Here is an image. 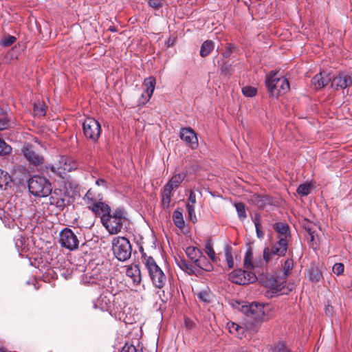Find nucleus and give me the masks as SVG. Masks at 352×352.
Returning a JSON list of instances; mask_svg holds the SVG:
<instances>
[{
    "label": "nucleus",
    "instance_id": "nucleus-1",
    "mask_svg": "<svg viewBox=\"0 0 352 352\" xmlns=\"http://www.w3.org/2000/svg\"><path fill=\"white\" fill-rule=\"evenodd\" d=\"M126 221L127 219L122 208H117L112 214L110 212L108 215L102 218V225L111 234L120 232Z\"/></svg>",
    "mask_w": 352,
    "mask_h": 352
},
{
    "label": "nucleus",
    "instance_id": "nucleus-2",
    "mask_svg": "<svg viewBox=\"0 0 352 352\" xmlns=\"http://www.w3.org/2000/svg\"><path fill=\"white\" fill-rule=\"evenodd\" d=\"M277 73L272 71L267 75L265 84L268 91L273 96L285 94L289 89L288 80L284 77H277Z\"/></svg>",
    "mask_w": 352,
    "mask_h": 352
},
{
    "label": "nucleus",
    "instance_id": "nucleus-3",
    "mask_svg": "<svg viewBox=\"0 0 352 352\" xmlns=\"http://www.w3.org/2000/svg\"><path fill=\"white\" fill-rule=\"evenodd\" d=\"M145 265L154 286L162 289L166 283V276L152 257L145 258Z\"/></svg>",
    "mask_w": 352,
    "mask_h": 352
},
{
    "label": "nucleus",
    "instance_id": "nucleus-4",
    "mask_svg": "<svg viewBox=\"0 0 352 352\" xmlns=\"http://www.w3.org/2000/svg\"><path fill=\"white\" fill-rule=\"evenodd\" d=\"M30 192L36 197H44L52 192L51 184L43 177L34 176L28 181Z\"/></svg>",
    "mask_w": 352,
    "mask_h": 352
},
{
    "label": "nucleus",
    "instance_id": "nucleus-5",
    "mask_svg": "<svg viewBox=\"0 0 352 352\" xmlns=\"http://www.w3.org/2000/svg\"><path fill=\"white\" fill-rule=\"evenodd\" d=\"M112 249L115 256L121 261L129 259L131 255V245L125 237L118 236L112 241Z\"/></svg>",
    "mask_w": 352,
    "mask_h": 352
},
{
    "label": "nucleus",
    "instance_id": "nucleus-6",
    "mask_svg": "<svg viewBox=\"0 0 352 352\" xmlns=\"http://www.w3.org/2000/svg\"><path fill=\"white\" fill-rule=\"evenodd\" d=\"M77 168V163L72 158L62 156L58 162L52 165L51 170L60 177H64L67 173Z\"/></svg>",
    "mask_w": 352,
    "mask_h": 352
},
{
    "label": "nucleus",
    "instance_id": "nucleus-7",
    "mask_svg": "<svg viewBox=\"0 0 352 352\" xmlns=\"http://www.w3.org/2000/svg\"><path fill=\"white\" fill-rule=\"evenodd\" d=\"M82 130L86 138L91 140L94 142L98 141L101 133L100 123L93 118H87L84 120Z\"/></svg>",
    "mask_w": 352,
    "mask_h": 352
},
{
    "label": "nucleus",
    "instance_id": "nucleus-8",
    "mask_svg": "<svg viewBox=\"0 0 352 352\" xmlns=\"http://www.w3.org/2000/svg\"><path fill=\"white\" fill-rule=\"evenodd\" d=\"M278 241L270 249L266 247L263 250V255L265 263H269L274 255L284 256L287 250V241L285 237H278Z\"/></svg>",
    "mask_w": 352,
    "mask_h": 352
},
{
    "label": "nucleus",
    "instance_id": "nucleus-9",
    "mask_svg": "<svg viewBox=\"0 0 352 352\" xmlns=\"http://www.w3.org/2000/svg\"><path fill=\"white\" fill-rule=\"evenodd\" d=\"M241 311L253 321H261L265 316L264 306L258 302L246 304L241 307Z\"/></svg>",
    "mask_w": 352,
    "mask_h": 352
},
{
    "label": "nucleus",
    "instance_id": "nucleus-10",
    "mask_svg": "<svg viewBox=\"0 0 352 352\" xmlns=\"http://www.w3.org/2000/svg\"><path fill=\"white\" fill-rule=\"evenodd\" d=\"M230 281L238 285H247L256 280L254 273L249 271L236 269L233 270L229 275Z\"/></svg>",
    "mask_w": 352,
    "mask_h": 352
},
{
    "label": "nucleus",
    "instance_id": "nucleus-11",
    "mask_svg": "<svg viewBox=\"0 0 352 352\" xmlns=\"http://www.w3.org/2000/svg\"><path fill=\"white\" fill-rule=\"evenodd\" d=\"M59 243L62 247L69 250H74L78 248L79 241L71 229L65 228L60 232Z\"/></svg>",
    "mask_w": 352,
    "mask_h": 352
},
{
    "label": "nucleus",
    "instance_id": "nucleus-12",
    "mask_svg": "<svg viewBox=\"0 0 352 352\" xmlns=\"http://www.w3.org/2000/svg\"><path fill=\"white\" fill-rule=\"evenodd\" d=\"M22 152L26 160L33 165L37 166L43 164V156L37 153L31 144H27L24 145Z\"/></svg>",
    "mask_w": 352,
    "mask_h": 352
},
{
    "label": "nucleus",
    "instance_id": "nucleus-13",
    "mask_svg": "<svg viewBox=\"0 0 352 352\" xmlns=\"http://www.w3.org/2000/svg\"><path fill=\"white\" fill-rule=\"evenodd\" d=\"M180 138L191 148L195 149L198 146V140L195 131L191 128H182L179 132Z\"/></svg>",
    "mask_w": 352,
    "mask_h": 352
},
{
    "label": "nucleus",
    "instance_id": "nucleus-14",
    "mask_svg": "<svg viewBox=\"0 0 352 352\" xmlns=\"http://www.w3.org/2000/svg\"><path fill=\"white\" fill-rule=\"evenodd\" d=\"M352 85V76L345 74L340 73L335 77L331 82V87L336 89H342Z\"/></svg>",
    "mask_w": 352,
    "mask_h": 352
},
{
    "label": "nucleus",
    "instance_id": "nucleus-15",
    "mask_svg": "<svg viewBox=\"0 0 352 352\" xmlns=\"http://www.w3.org/2000/svg\"><path fill=\"white\" fill-rule=\"evenodd\" d=\"M87 208L96 215L100 216L101 219L105 215H108L111 212L110 207L107 204L101 201L100 199L89 205Z\"/></svg>",
    "mask_w": 352,
    "mask_h": 352
},
{
    "label": "nucleus",
    "instance_id": "nucleus-16",
    "mask_svg": "<svg viewBox=\"0 0 352 352\" xmlns=\"http://www.w3.org/2000/svg\"><path fill=\"white\" fill-rule=\"evenodd\" d=\"M331 80V77L325 72L316 74L311 80L312 85L316 89L323 88Z\"/></svg>",
    "mask_w": 352,
    "mask_h": 352
},
{
    "label": "nucleus",
    "instance_id": "nucleus-17",
    "mask_svg": "<svg viewBox=\"0 0 352 352\" xmlns=\"http://www.w3.org/2000/svg\"><path fill=\"white\" fill-rule=\"evenodd\" d=\"M175 262L181 270L188 274H198V267H196V265H192L180 257L175 258Z\"/></svg>",
    "mask_w": 352,
    "mask_h": 352
},
{
    "label": "nucleus",
    "instance_id": "nucleus-18",
    "mask_svg": "<svg viewBox=\"0 0 352 352\" xmlns=\"http://www.w3.org/2000/svg\"><path fill=\"white\" fill-rule=\"evenodd\" d=\"M126 275L135 285L139 284L141 281L140 270L137 265L128 266L126 270Z\"/></svg>",
    "mask_w": 352,
    "mask_h": 352
},
{
    "label": "nucleus",
    "instance_id": "nucleus-19",
    "mask_svg": "<svg viewBox=\"0 0 352 352\" xmlns=\"http://www.w3.org/2000/svg\"><path fill=\"white\" fill-rule=\"evenodd\" d=\"M185 177L186 174L184 173L175 174L164 187L173 191L175 188H177L180 185Z\"/></svg>",
    "mask_w": 352,
    "mask_h": 352
},
{
    "label": "nucleus",
    "instance_id": "nucleus-20",
    "mask_svg": "<svg viewBox=\"0 0 352 352\" xmlns=\"http://www.w3.org/2000/svg\"><path fill=\"white\" fill-rule=\"evenodd\" d=\"M155 82L156 81L155 78L152 76H150L144 80L143 85L145 87L144 91H146V100H149L151 96L153 95V93L155 89Z\"/></svg>",
    "mask_w": 352,
    "mask_h": 352
},
{
    "label": "nucleus",
    "instance_id": "nucleus-21",
    "mask_svg": "<svg viewBox=\"0 0 352 352\" xmlns=\"http://www.w3.org/2000/svg\"><path fill=\"white\" fill-rule=\"evenodd\" d=\"M195 265L198 267V274L200 273L201 270L206 272H210L213 269L212 264L208 261L206 256H203V254Z\"/></svg>",
    "mask_w": 352,
    "mask_h": 352
},
{
    "label": "nucleus",
    "instance_id": "nucleus-22",
    "mask_svg": "<svg viewBox=\"0 0 352 352\" xmlns=\"http://www.w3.org/2000/svg\"><path fill=\"white\" fill-rule=\"evenodd\" d=\"M187 256L194 263H197V260L201 256L202 252L196 247L189 246L186 249Z\"/></svg>",
    "mask_w": 352,
    "mask_h": 352
},
{
    "label": "nucleus",
    "instance_id": "nucleus-23",
    "mask_svg": "<svg viewBox=\"0 0 352 352\" xmlns=\"http://www.w3.org/2000/svg\"><path fill=\"white\" fill-rule=\"evenodd\" d=\"M111 304V299L105 294H101L97 299L95 307H98L102 310H107Z\"/></svg>",
    "mask_w": 352,
    "mask_h": 352
},
{
    "label": "nucleus",
    "instance_id": "nucleus-24",
    "mask_svg": "<svg viewBox=\"0 0 352 352\" xmlns=\"http://www.w3.org/2000/svg\"><path fill=\"white\" fill-rule=\"evenodd\" d=\"M244 267L247 270H251L256 267L253 261V252L252 248L250 247L248 248L243 260Z\"/></svg>",
    "mask_w": 352,
    "mask_h": 352
},
{
    "label": "nucleus",
    "instance_id": "nucleus-25",
    "mask_svg": "<svg viewBox=\"0 0 352 352\" xmlns=\"http://www.w3.org/2000/svg\"><path fill=\"white\" fill-rule=\"evenodd\" d=\"M214 43L210 40L205 41L200 49V55L201 57H206L208 56L210 52L214 50Z\"/></svg>",
    "mask_w": 352,
    "mask_h": 352
},
{
    "label": "nucleus",
    "instance_id": "nucleus-26",
    "mask_svg": "<svg viewBox=\"0 0 352 352\" xmlns=\"http://www.w3.org/2000/svg\"><path fill=\"white\" fill-rule=\"evenodd\" d=\"M224 253L228 267L232 268L234 267L232 248L230 245L226 244L224 247Z\"/></svg>",
    "mask_w": 352,
    "mask_h": 352
},
{
    "label": "nucleus",
    "instance_id": "nucleus-27",
    "mask_svg": "<svg viewBox=\"0 0 352 352\" xmlns=\"http://www.w3.org/2000/svg\"><path fill=\"white\" fill-rule=\"evenodd\" d=\"M275 230L279 234L278 237H285L286 239L289 232V226L284 223L278 222L275 225Z\"/></svg>",
    "mask_w": 352,
    "mask_h": 352
},
{
    "label": "nucleus",
    "instance_id": "nucleus-28",
    "mask_svg": "<svg viewBox=\"0 0 352 352\" xmlns=\"http://www.w3.org/2000/svg\"><path fill=\"white\" fill-rule=\"evenodd\" d=\"M162 204L164 208L169 207L171 197H172V190H170L164 187V190L162 192Z\"/></svg>",
    "mask_w": 352,
    "mask_h": 352
},
{
    "label": "nucleus",
    "instance_id": "nucleus-29",
    "mask_svg": "<svg viewBox=\"0 0 352 352\" xmlns=\"http://www.w3.org/2000/svg\"><path fill=\"white\" fill-rule=\"evenodd\" d=\"M173 219L175 226L179 228H182L184 226V221L183 214L178 210H175L173 214Z\"/></svg>",
    "mask_w": 352,
    "mask_h": 352
},
{
    "label": "nucleus",
    "instance_id": "nucleus-30",
    "mask_svg": "<svg viewBox=\"0 0 352 352\" xmlns=\"http://www.w3.org/2000/svg\"><path fill=\"white\" fill-rule=\"evenodd\" d=\"M322 278V274L320 270L317 267H312L309 272V279L312 282H319L320 280Z\"/></svg>",
    "mask_w": 352,
    "mask_h": 352
},
{
    "label": "nucleus",
    "instance_id": "nucleus-31",
    "mask_svg": "<svg viewBox=\"0 0 352 352\" xmlns=\"http://www.w3.org/2000/svg\"><path fill=\"white\" fill-rule=\"evenodd\" d=\"M253 222L256 228L257 236L259 239H262L264 236V233L261 230V217L259 215L256 214L253 218Z\"/></svg>",
    "mask_w": 352,
    "mask_h": 352
},
{
    "label": "nucleus",
    "instance_id": "nucleus-32",
    "mask_svg": "<svg viewBox=\"0 0 352 352\" xmlns=\"http://www.w3.org/2000/svg\"><path fill=\"white\" fill-rule=\"evenodd\" d=\"M234 206L239 219L241 220L245 219L247 217L245 204L241 202H238L234 204Z\"/></svg>",
    "mask_w": 352,
    "mask_h": 352
},
{
    "label": "nucleus",
    "instance_id": "nucleus-33",
    "mask_svg": "<svg viewBox=\"0 0 352 352\" xmlns=\"http://www.w3.org/2000/svg\"><path fill=\"white\" fill-rule=\"evenodd\" d=\"M16 38L14 36L8 35L0 40V45L3 47H9L14 43Z\"/></svg>",
    "mask_w": 352,
    "mask_h": 352
},
{
    "label": "nucleus",
    "instance_id": "nucleus-34",
    "mask_svg": "<svg viewBox=\"0 0 352 352\" xmlns=\"http://www.w3.org/2000/svg\"><path fill=\"white\" fill-rule=\"evenodd\" d=\"M98 199L94 196V192L91 189H89L83 197V200L87 205V207Z\"/></svg>",
    "mask_w": 352,
    "mask_h": 352
},
{
    "label": "nucleus",
    "instance_id": "nucleus-35",
    "mask_svg": "<svg viewBox=\"0 0 352 352\" xmlns=\"http://www.w3.org/2000/svg\"><path fill=\"white\" fill-rule=\"evenodd\" d=\"M12 152V147L0 138V155H8Z\"/></svg>",
    "mask_w": 352,
    "mask_h": 352
},
{
    "label": "nucleus",
    "instance_id": "nucleus-36",
    "mask_svg": "<svg viewBox=\"0 0 352 352\" xmlns=\"http://www.w3.org/2000/svg\"><path fill=\"white\" fill-rule=\"evenodd\" d=\"M311 186L309 184H300L297 188V192L302 196H307L310 193Z\"/></svg>",
    "mask_w": 352,
    "mask_h": 352
},
{
    "label": "nucleus",
    "instance_id": "nucleus-37",
    "mask_svg": "<svg viewBox=\"0 0 352 352\" xmlns=\"http://www.w3.org/2000/svg\"><path fill=\"white\" fill-rule=\"evenodd\" d=\"M294 262L292 259L288 258L285 261L283 265V271L285 276L291 274Z\"/></svg>",
    "mask_w": 352,
    "mask_h": 352
},
{
    "label": "nucleus",
    "instance_id": "nucleus-38",
    "mask_svg": "<svg viewBox=\"0 0 352 352\" xmlns=\"http://www.w3.org/2000/svg\"><path fill=\"white\" fill-rule=\"evenodd\" d=\"M270 287L273 292L284 294V292H281L282 289L284 288L283 283H278L276 280H270Z\"/></svg>",
    "mask_w": 352,
    "mask_h": 352
},
{
    "label": "nucleus",
    "instance_id": "nucleus-39",
    "mask_svg": "<svg viewBox=\"0 0 352 352\" xmlns=\"http://www.w3.org/2000/svg\"><path fill=\"white\" fill-rule=\"evenodd\" d=\"M242 93L246 97H253L256 96L257 90L251 86H245L242 88Z\"/></svg>",
    "mask_w": 352,
    "mask_h": 352
},
{
    "label": "nucleus",
    "instance_id": "nucleus-40",
    "mask_svg": "<svg viewBox=\"0 0 352 352\" xmlns=\"http://www.w3.org/2000/svg\"><path fill=\"white\" fill-rule=\"evenodd\" d=\"M267 197H261L259 195H254L252 198L253 202L259 208H263L265 205Z\"/></svg>",
    "mask_w": 352,
    "mask_h": 352
},
{
    "label": "nucleus",
    "instance_id": "nucleus-41",
    "mask_svg": "<svg viewBox=\"0 0 352 352\" xmlns=\"http://www.w3.org/2000/svg\"><path fill=\"white\" fill-rule=\"evenodd\" d=\"M272 352H289V350L284 342H280L274 345Z\"/></svg>",
    "mask_w": 352,
    "mask_h": 352
},
{
    "label": "nucleus",
    "instance_id": "nucleus-42",
    "mask_svg": "<svg viewBox=\"0 0 352 352\" xmlns=\"http://www.w3.org/2000/svg\"><path fill=\"white\" fill-rule=\"evenodd\" d=\"M34 112L36 116H44L45 114V105L41 103L35 104L34 107Z\"/></svg>",
    "mask_w": 352,
    "mask_h": 352
},
{
    "label": "nucleus",
    "instance_id": "nucleus-43",
    "mask_svg": "<svg viewBox=\"0 0 352 352\" xmlns=\"http://www.w3.org/2000/svg\"><path fill=\"white\" fill-rule=\"evenodd\" d=\"M186 209L190 220L195 223L197 221V217L195 212V206L188 203L186 204Z\"/></svg>",
    "mask_w": 352,
    "mask_h": 352
},
{
    "label": "nucleus",
    "instance_id": "nucleus-44",
    "mask_svg": "<svg viewBox=\"0 0 352 352\" xmlns=\"http://www.w3.org/2000/svg\"><path fill=\"white\" fill-rule=\"evenodd\" d=\"M10 181L11 179L8 173L0 169V186L8 184Z\"/></svg>",
    "mask_w": 352,
    "mask_h": 352
},
{
    "label": "nucleus",
    "instance_id": "nucleus-45",
    "mask_svg": "<svg viewBox=\"0 0 352 352\" xmlns=\"http://www.w3.org/2000/svg\"><path fill=\"white\" fill-rule=\"evenodd\" d=\"M228 328H229V331L231 333H239L240 331H243V329L241 327H240L239 324L234 323V322H232L231 324H228Z\"/></svg>",
    "mask_w": 352,
    "mask_h": 352
},
{
    "label": "nucleus",
    "instance_id": "nucleus-46",
    "mask_svg": "<svg viewBox=\"0 0 352 352\" xmlns=\"http://www.w3.org/2000/svg\"><path fill=\"white\" fill-rule=\"evenodd\" d=\"M344 266L341 263H337L333 266V272L337 275H340L343 273Z\"/></svg>",
    "mask_w": 352,
    "mask_h": 352
},
{
    "label": "nucleus",
    "instance_id": "nucleus-47",
    "mask_svg": "<svg viewBox=\"0 0 352 352\" xmlns=\"http://www.w3.org/2000/svg\"><path fill=\"white\" fill-rule=\"evenodd\" d=\"M52 203H54L56 204V207L60 210H63L67 205V203H66L65 199H57L55 201L54 197H52Z\"/></svg>",
    "mask_w": 352,
    "mask_h": 352
},
{
    "label": "nucleus",
    "instance_id": "nucleus-48",
    "mask_svg": "<svg viewBox=\"0 0 352 352\" xmlns=\"http://www.w3.org/2000/svg\"><path fill=\"white\" fill-rule=\"evenodd\" d=\"M10 126V120L7 118L0 119V131L8 129Z\"/></svg>",
    "mask_w": 352,
    "mask_h": 352
},
{
    "label": "nucleus",
    "instance_id": "nucleus-49",
    "mask_svg": "<svg viewBox=\"0 0 352 352\" xmlns=\"http://www.w3.org/2000/svg\"><path fill=\"white\" fill-rule=\"evenodd\" d=\"M205 252L213 261H215V252L210 244L206 245Z\"/></svg>",
    "mask_w": 352,
    "mask_h": 352
},
{
    "label": "nucleus",
    "instance_id": "nucleus-50",
    "mask_svg": "<svg viewBox=\"0 0 352 352\" xmlns=\"http://www.w3.org/2000/svg\"><path fill=\"white\" fill-rule=\"evenodd\" d=\"M162 2L163 0H149L148 5L155 9H158L162 6Z\"/></svg>",
    "mask_w": 352,
    "mask_h": 352
},
{
    "label": "nucleus",
    "instance_id": "nucleus-51",
    "mask_svg": "<svg viewBox=\"0 0 352 352\" xmlns=\"http://www.w3.org/2000/svg\"><path fill=\"white\" fill-rule=\"evenodd\" d=\"M199 298L204 302L210 301V294L206 291L200 292L198 294Z\"/></svg>",
    "mask_w": 352,
    "mask_h": 352
},
{
    "label": "nucleus",
    "instance_id": "nucleus-52",
    "mask_svg": "<svg viewBox=\"0 0 352 352\" xmlns=\"http://www.w3.org/2000/svg\"><path fill=\"white\" fill-rule=\"evenodd\" d=\"M120 352H138L136 348L132 344H125Z\"/></svg>",
    "mask_w": 352,
    "mask_h": 352
},
{
    "label": "nucleus",
    "instance_id": "nucleus-53",
    "mask_svg": "<svg viewBox=\"0 0 352 352\" xmlns=\"http://www.w3.org/2000/svg\"><path fill=\"white\" fill-rule=\"evenodd\" d=\"M188 203H190L191 205L195 206L196 204V195L195 192L192 190L190 192L189 197H188Z\"/></svg>",
    "mask_w": 352,
    "mask_h": 352
},
{
    "label": "nucleus",
    "instance_id": "nucleus-54",
    "mask_svg": "<svg viewBox=\"0 0 352 352\" xmlns=\"http://www.w3.org/2000/svg\"><path fill=\"white\" fill-rule=\"evenodd\" d=\"M184 324L185 327L188 329H192L195 326V322L192 320L188 318L185 319Z\"/></svg>",
    "mask_w": 352,
    "mask_h": 352
},
{
    "label": "nucleus",
    "instance_id": "nucleus-55",
    "mask_svg": "<svg viewBox=\"0 0 352 352\" xmlns=\"http://www.w3.org/2000/svg\"><path fill=\"white\" fill-rule=\"evenodd\" d=\"M305 229L308 232V233L310 236L311 240L313 241L314 239V232L312 230V228L310 227L309 225H307V226H305Z\"/></svg>",
    "mask_w": 352,
    "mask_h": 352
},
{
    "label": "nucleus",
    "instance_id": "nucleus-56",
    "mask_svg": "<svg viewBox=\"0 0 352 352\" xmlns=\"http://www.w3.org/2000/svg\"><path fill=\"white\" fill-rule=\"evenodd\" d=\"M96 184L98 186H106V182L102 179H98L96 181Z\"/></svg>",
    "mask_w": 352,
    "mask_h": 352
},
{
    "label": "nucleus",
    "instance_id": "nucleus-57",
    "mask_svg": "<svg viewBox=\"0 0 352 352\" xmlns=\"http://www.w3.org/2000/svg\"><path fill=\"white\" fill-rule=\"evenodd\" d=\"M146 91H144L142 94V96H141V98H140V102H142V104H145L146 102H147L148 100H146Z\"/></svg>",
    "mask_w": 352,
    "mask_h": 352
},
{
    "label": "nucleus",
    "instance_id": "nucleus-58",
    "mask_svg": "<svg viewBox=\"0 0 352 352\" xmlns=\"http://www.w3.org/2000/svg\"><path fill=\"white\" fill-rule=\"evenodd\" d=\"M333 311V307L331 305H327L325 307V311L327 315L331 314V312Z\"/></svg>",
    "mask_w": 352,
    "mask_h": 352
},
{
    "label": "nucleus",
    "instance_id": "nucleus-59",
    "mask_svg": "<svg viewBox=\"0 0 352 352\" xmlns=\"http://www.w3.org/2000/svg\"><path fill=\"white\" fill-rule=\"evenodd\" d=\"M0 352H4V351H3L2 350L0 349Z\"/></svg>",
    "mask_w": 352,
    "mask_h": 352
}]
</instances>
